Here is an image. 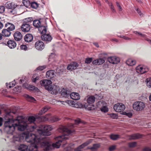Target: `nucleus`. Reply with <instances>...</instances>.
Returning <instances> with one entry per match:
<instances>
[{
  "mask_svg": "<svg viewBox=\"0 0 151 151\" xmlns=\"http://www.w3.org/2000/svg\"><path fill=\"white\" fill-rule=\"evenodd\" d=\"M15 40L17 41H20L22 38V35L20 32L17 31L15 32L13 35Z\"/></svg>",
  "mask_w": 151,
  "mask_h": 151,
  "instance_id": "7",
  "label": "nucleus"
},
{
  "mask_svg": "<svg viewBox=\"0 0 151 151\" xmlns=\"http://www.w3.org/2000/svg\"><path fill=\"white\" fill-rule=\"evenodd\" d=\"M64 68H62L61 69H60L58 68L57 70V71L58 73H60L64 71Z\"/></svg>",
  "mask_w": 151,
  "mask_h": 151,
  "instance_id": "39",
  "label": "nucleus"
},
{
  "mask_svg": "<svg viewBox=\"0 0 151 151\" xmlns=\"http://www.w3.org/2000/svg\"><path fill=\"white\" fill-rule=\"evenodd\" d=\"M136 70L138 73L142 74L147 72L149 70V69L145 66L140 65L136 67Z\"/></svg>",
  "mask_w": 151,
  "mask_h": 151,
  "instance_id": "1",
  "label": "nucleus"
},
{
  "mask_svg": "<svg viewBox=\"0 0 151 151\" xmlns=\"http://www.w3.org/2000/svg\"><path fill=\"white\" fill-rule=\"evenodd\" d=\"M28 22H27L25 23L22 24V25L21 29L22 31L24 32H28V24L27 23Z\"/></svg>",
  "mask_w": 151,
  "mask_h": 151,
  "instance_id": "18",
  "label": "nucleus"
},
{
  "mask_svg": "<svg viewBox=\"0 0 151 151\" xmlns=\"http://www.w3.org/2000/svg\"><path fill=\"white\" fill-rule=\"evenodd\" d=\"M59 93H60L61 96L63 97H68L69 96L70 94V91L68 89L63 88L60 91Z\"/></svg>",
  "mask_w": 151,
  "mask_h": 151,
  "instance_id": "5",
  "label": "nucleus"
},
{
  "mask_svg": "<svg viewBox=\"0 0 151 151\" xmlns=\"http://www.w3.org/2000/svg\"><path fill=\"white\" fill-rule=\"evenodd\" d=\"M105 1L106 2H107L108 3V2H108V0H105Z\"/></svg>",
  "mask_w": 151,
  "mask_h": 151,
  "instance_id": "58",
  "label": "nucleus"
},
{
  "mask_svg": "<svg viewBox=\"0 0 151 151\" xmlns=\"http://www.w3.org/2000/svg\"><path fill=\"white\" fill-rule=\"evenodd\" d=\"M92 61V58H87L86 59L85 63H90Z\"/></svg>",
  "mask_w": 151,
  "mask_h": 151,
  "instance_id": "32",
  "label": "nucleus"
},
{
  "mask_svg": "<svg viewBox=\"0 0 151 151\" xmlns=\"http://www.w3.org/2000/svg\"><path fill=\"white\" fill-rule=\"evenodd\" d=\"M3 26V24L0 22V29H2Z\"/></svg>",
  "mask_w": 151,
  "mask_h": 151,
  "instance_id": "51",
  "label": "nucleus"
},
{
  "mask_svg": "<svg viewBox=\"0 0 151 151\" xmlns=\"http://www.w3.org/2000/svg\"><path fill=\"white\" fill-rule=\"evenodd\" d=\"M28 34H27L24 37V40L25 42H28Z\"/></svg>",
  "mask_w": 151,
  "mask_h": 151,
  "instance_id": "44",
  "label": "nucleus"
},
{
  "mask_svg": "<svg viewBox=\"0 0 151 151\" xmlns=\"http://www.w3.org/2000/svg\"><path fill=\"white\" fill-rule=\"evenodd\" d=\"M33 24L34 27L38 28L41 25V23L40 21L39 20H35L33 21Z\"/></svg>",
  "mask_w": 151,
  "mask_h": 151,
  "instance_id": "24",
  "label": "nucleus"
},
{
  "mask_svg": "<svg viewBox=\"0 0 151 151\" xmlns=\"http://www.w3.org/2000/svg\"><path fill=\"white\" fill-rule=\"evenodd\" d=\"M98 60L99 65L103 64L105 62V60L103 58H99L98 59Z\"/></svg>",
  "mask_w": 151,
  "mask_h": 151,
  "instance_id": "33",
  "label": "nucleus"
},
{
  "mask_svg": "<svg viewBox=\"0 0 151 151\" xmlns=\"http://www.w3.org/2000/svg\"><path fill=\"white\" fill-rule=\"evenodd\" d=\"M117 104H121V103H117Z\"/></svg>",
  "mask_w": 151,
  "mask_h": 151,
  "instance_id": "62",
  "label": "nucleus"
},
{
  "mask_svg": "<svg viewBox=\"0 0 151 151\" xmlns=\"http://www.w3.org/2000/svg\"><path fill=\"white\" fill-rule=\"evenodd\" d=\"M136 10L137 12L138 13L139 15L141 17L143 16L144 14L142 13L141 11L138 8L135 9Z\"/></svg>",
  "mask_w": 151,
  "mask_h": 151,
  "instance_id": "36",
  "label": "nucleus"
},
{
  "mask_svg": "<svg viewBox=\"0 0 151 151\" xmlns=\"http://www.w3.org/2000/svg\"><path fill=\"white\" fill-rule=\"evenodd\" d=\"M78 65L76 62H73L69 65L67 67V69L68 70H72L77 69L78 67Z\"/></svg>",
  "mask_w": 151,
  "mask_h": 151,
  "instance_id": "8",
  "label": "nucleus"
},
{
  "mask_svg": "<svg viewBox=\"0 0 151 151\" xmlns=\"http://www.w3.org/2000/svg\"><path fill=\"white\" fill-rule=\"evenodd\" d=\"M29 42H31L33 39V36L31 34H29Z\"/></svg>",
  "mask_w": 151,
  "mask_h": 151,
  "instance_id": "43",
  "label": "nucleus"
},
{
  "mask_svg": "<svg viewBox=\"0 0 151 151\" xmlns=\"http://www.w3.org/2000/svg\"><path fill=\"white\" fill-rule=\"evenodd\" d=\"M94 44V45L96 46L97 47H98L99 46L98 45V44L97 43H93Z\"/></svg>",
  "mask_w": 151,
  "mask_h": 151,
  "instance_id": "52",
  "label": "nucleus"
},
{
  "mask_svg": "<svg viewBox=\"0 0 151 151\" xmlns=\"http://www.w3.org/2000/svg\"><path fill=\"white\" fill-rule=\"evenodd\" d=\"M31 19H32V18H30L29 17V20H31Z\"/></svg>",
  "mask_w": 151,
  "mask_h": 151,
  "instance_id": "60",
  "label": "nucleus"
},
{
  "mask_svg": "<svg viewBox=\"0 0 151 151\" xmlns=\"http://www.w3.org/2000/svg\"><path fill=\"white\" fill-rule=\"evenodd\" d=\"M126 63L128 65L132 66L136 64V61L131 59H129L126 61Z\"/></svg>",
  "mask_w": 151,
  "mask_h": 151,
  "instance_id": "22",
  "label": "nucleus"
},
{
  "mask_svg": "<svg viewBox=\"0 0 151 151\" xmlns=\"http://www.w3.org/2000/svg\"><path fill=\"white\" fill-rule=\"evenodd\" d=\"M116 4L117 6L119 8V11H122V8L121 6L119 5V3L118 2H116Z\"/></svg>",
  "mask_w": 151,
  "mask_h": 151,
  "instance_id": "45",
  "label": "nucleus"
},
{
  "mask_svg": "<svg viewBox=\"0 0 151 151\" xmlns=\"http://www.w3.org/2000/svg\"><path fill=\"white\" fill-rule=\"evenodd\" d=\"M69 96L72 99L74 100H78L80 98V96L78 93H72L70 94Z\"/></svg>",
  "mask_w": 151,
  "mask_h": 151,
  "instance_id": "15",
  "label": "nucleus"
},
{
  "mask_svg": "<svg viewBox=\"0 0 151 151\" xmlns=\"http://www.w3.org/2000/svg\"><path fill=\"white\" fill-rule=\"evenodd\" d=\"M24 96L27 99V100H28V95L27 94H25L24 95Z\"/></svg>",
  "mask_w": 151,
  "mask_h": 151,
  "instance_id": "48",
  "label": "nucleus"
},
{
  "mask_svg": "<svg viewBox=\"0 0 151 151\" xmlns=\"http://www.w3.org/2000/svg\"><path fill=\"white\" fill-rule=\"evenodd\" d=\"M133 32L136 35H138L139 36H140L141 37L143 38H145V39L146 38H147L146 37V35L144 34L141 33L140 32H139L137 31H134Z\"/></svg>",
  "mask_w": 151,
  "mask_h": 151,
  "instance_id": "28",
  "label": "nucleus"
},
{
  "mask_svg": "<svg viewBox=\"0 0 151 151\" xmlns=\"http://www.w3.org/2000/svg\"><path fill=\"white\" fill-rule=\"evenodd\" d=\"M46 66L45 65L40 66L37 68L35 70V73H37L39 71H42L46 68Z\"/></svg>",
  "mask_w": 151,
  "mask_h": 151,
  "instance_id": "25",
  "label": "nucleus"
},
{
  "mask_svg": "<svg viewBox=\"0 0 151 151\" xmlns=\"http://www.w3.org/2000/svg\"><path fill=\"white\" fill-rule=\"evenodd\" d=\"M55 71L53 70H50L47 71L46 73V77L48 79H51L55 76Z\"/></svg>",
  "mask_w": 151,
  "mask_h": 151,
  "instance_id": "10",
  "label": "nucleus"
},
{
  "mask_svg": "<svg viewBox=\"0 0 151 151\" xmlns=\"http://www.w3.org/2000/svg\"><path fill=\"white\" fill-rule=\"evenodd\" d=\"M29 91H30L32 92L35 93L38 92L39 90L37 87L34 86L29 85Z\"/></svg>",
  "mask_w": 151,
  "mask_h": 151,
  "instance_id": "20",
  "label": "nucleus"
},
{
  "mask_svg": "<svg viewBox=\"0 0 151 151\" xmlns=\"http://www.w3.org/2000/svg\"><path fill=\"white\" fill-rule=\"evenodd\" d=\"M55 101H56V103H62V104H63L62 103V102L63 101H58V100H55Z\"/></svg>",
  "mask_w": 151,
  "mask_h": 151,
  "instance_id": "49",
  "label": "nucleus"
},
{
  "mask_svg": "<svg viewBox=\"0 0 151 151\" xmlns=\"http://www.w3.org/2000/svg\"><path fill=\"white\" fill-rule=\"evenodd\" d=\"M4 37L0 33V43H5Z\"/></svg>",
  "mask_w": 151,
  "mask_h": 151,
  "instance_id": "31",
  "label": "nucleus"
},
{
  "mask_svg": "<svg viewBox=\"0 0 151 151\" xmlns=\"http://www.w3.org/2000/svg\"><path fill=\"white\" fill-rule=\"evenodd\" d=\"M95 95L96 96H99V95H97V94H96Z\"/></svg>",
  "mask_w": 151,
  "mask_h": 151,
  "instance_id": "61",
  "label": "nucleus"
},
{
  "mask_svg": "<svg viewBox=\"0 0 151 151\" xmlns=\"http://www.w3.org/2000/svg\"><path fill=\"white\" fill-rule=\"evenodd\" d=\"M42 40L46 41H50L52 38L50 35L48 34H44L41 37Z\"/></svg>",
  "mask_w": 151,
  "mask_h": 151,
  "instance_id": "13",
  "label": "nucleus"
},
{
  "mask_svg": "<svg viewBox=\"0 0 151 151\" xmlns=\"http://www.w3.org/2000/svg\"><path fill=\"white\" fill-rule=\"evenodd\" d=\"M120 37L122 38L125 40H130L131 39V38H129V37H127L126 36H120Z\"/></svg>",
  "mask_w": 151,
  "mask_h": 151,
  "instance_id": "42",
  "label": "nucleus"
},
{
  "mask_svg": "<svg viewBox=\"0 0 151 151\" xmlns=\"http://www.w3.org/2000/svg\"><path fill=\"white\" fill-rule=\"evenodd\" d=\"M5 26V27L10 32L13 31L15 28V25L9 22L6 23Z\"/></svg>",
  "mask_w": 151,
  "mask_h": 151,
  "instance_id": "11",
  "label": "nucleus"
},
{
  "mask_svg": "<svg viewBox=\"0 0 151 151\" xmlns=\"http://www.w3.org/2000/svg\"><path fill=\"white\" fill-rule=\"evenodd\" d=\"M95 100V97L93 96H89L87 99V101L88 104H93Z\"/></svg>",
  "mask_w": 151,
  "mask_h": 151,
  "instance_id": "19",
  "label": "nucleus"
},
{
  "mask_svg": "<svg viewBox=\"0 0 151 151\" xmlns=\"http://www.w3.org/2000/svg\"><path fill=\"white\" fill-rule=\"evenodd\" d=\"M42 78V76L40 73L38 74L35 73L31 78V80L32 82L35 83L37 81L40 80Z\"/></svg>",
  "mask_w": 151,
  "mask_h": 151,
  "instance_id": "9",
  "label": "nucleus"
},
{
  "mask_svg": "<svg viewBox=\"0 0 151 151\" xmlns=\"http://www.w3.org/2000/svg\"><path fill=\"white\" fill-rule=\"evenodd\" d=\"M146 82L147 86L149 88L151 87V78H148L145 81Z\"/></svg>",
  "mask_w": 151,
  "mask_h": 151,
  "instance_id": "27",
  "label": "nucleus"
},
{
  "mask_svg": "<svg viewBox=\"0 0 151 151\" xmlns=\"http://www.w3.org/2000/svg\"><path fill=\"white\" fill-rule=\"evenodd\" d=\"M16 84L15 82L14 81H13L12 82H10L9 84V85H8L7 83H6V85L9 88H11L12 87H13Z\"/></svg>",
  "mask_w": 151,
  "mask_h": 151,
  "instance_id": "30",
  "label": "nucleus"
},
{
  "mask_svg": "<svg viewBox=\"0 0 151 151\" xmlns=\"http://www.w3.org/2000/svg\"><path fill=\"white\" fill-rule=\"evenodd\" d=\"M38 30L41 34H45L47 30L45 27L40 26L38 27Z\"/></svg>",
  "mask_w": 151,
  "mask_h": 151,
  "instance_id": "21",
  "label": "nucleus"
},
{
  "mask_svg": "<svg viewBox=\"0 0 151 151\" xmlns=\"http://www.w3.org/2000/svg\"><path fill=\"white\" fill-rule=\"evenodd\" d=\"M19 82L20 83H23V86L24 88L28 89V84L27 83V80L26 81L25 78L20 79Z\"/></svg>",
  "mask_w": 151,
  "mask_h": 151,
  "instance_id": "16",
  "label": "nucleus"
},
{
  "mask_svg": "<svg viewBox=\"0 0 151 151\" xmlns=\"http://www.w3.org/2000/svg\"><path fill=\"white\" fill-rule=\"evenodd\" d=\"M92 64L93 65H99L98 59L94 60L92 62Z\"/></svg>",
  "mask_w": 151,
  "mask_h": 151,
  "instance_id": "41",
  "label": "nucleus"
},
{
  "mask_svg": "<svg viewBox=\"0 0 151 151\" xmlns=\"http://www.w3.org/2000/svg\"><path fill=\"white\" fill-rule=\"evenodd\" d=\"M20 48L22 50L26 51L27 50L28 48L26 45H22L20 46Z\"/></svg>",
  "mask_w": 151,
  "mask_h": 151,
  "instance_id": "34",
  "label": "nucleus"
},
{
  "mask_svg": "<svg viewBox=\"0 0 151 151\" xmlns=\"http://www.w3.org/2000/svg\"><path fill=\"white\" fill-rule=\"evenodd\" d=\"M55 56V54L53 53H51V55L50 56V58H51L52 57H54Z\"/></svg>",
  "mask_w": 151,
  "mask_h": 151,
  "instance_id": "50",
  "label": "nucleus"
},
{
  "mask_svg": "<svg viewBox=\"0 0 151 151\" xmlns=\"http://www.w3.org/2000/svg\"><path fill=\"white\" fill-rule=\"evenodd\" d=\"M5 6L8 9H14L17 6L12 2L8 1L6 3Z\"/></svg>",
  "mask_w": 151,
  "mask_h": 151,
  "instance_id": "14",
  "label": "nucleus"
},
{
  "mask_svg": "<svg viewBox=\"0 0 151 151\" xmlns=\"http://www.w3.org/2000/svg\"><path fill=\"white\" fill-rule=\"evenodd\" d=\"M5 11V7L3 6H0V13H3Z\"/></svg>",
  "mask_w": 151,
  "mask_h": 151,
  "instance_id": "38",
  "label": "nucleus"
},
{
  "mask_svg": "<svg viewBox=\"0 0 151 151\" xmlns=\"http://www.w3.org/2000/svg\"><path fill=\"white\" fill-rule=\"evenodd\" d=\"M112 40L113 41H115L116 42H118L117 40L116 39H113Z\"/></svg>",
  "mask_w": 151,
  "mask_h": 151,
  "instance_id": "55",
  "label": "nucleus"
},
{
  "mask_svg": "<svg viewBox=\"0 0 151 151\" xmlns=\"http://www.w3.org/2000/svg\"><path fill=\"white\" fill-rule=\"evenodd\" d=\"M40 83L42 86L44 87L46 89L48 90L52 82L49 80L46 79L41 81Z\"/></svg>",
  "mask_w": 151,
  "mask_h": 151,
  "instance_id": "3",
  "label": "nucleus"
},
{
  "mask_svg": "<svg viewBox=\"0 0 151 151\" xmlns=\"http://www.w3.org/2000/svg\"><path fill=\"white\" fill-rule=\"evenodd\" d=\"M11 32L6 28L2 30L1 32L3 37H8L11 34Z\"/></svg>",
  "mask_w": 151,
  "mask_h": 151,
  "instance_id": "17",
  "label": "nucleus"
},
{
  "mask_svg": "<svg viewBox=\"0 0 151 151\" xmlns=\"http://www.w3.org/2000/svg\"><path fill=\"white\" fill-rule=\"evenodd\" d=\"M149 99L150 101H151V94L149 96Z\"/></svg>",
  "mask_w": 151,
  "mask_h": 151,
  "instance_id": "56",
  "label": "nucleus"
},
{
  "mask_svg": "<svg viewBox=\"0 0 151 151\" xmlns=\"http://www.w3.org/2000/svg\"><path fill=\"white\" fill-rule=\"evenodd\" d=\"M108 4L111 9L114 8L112 3L111 2H108Z\"/></svg>",
  "mask_w": 151,
  "mask_h": 151,
  "instance_id": "46",
  "label": "nucleus"
},
{
  "mask_svg": "<svg viewBox=\"0 0 151 151\" xmlns=\"http://www.w3.org/2000/svg\"><path fill=\"white\" fill-rule=\"evenodd\" d=\"M112 11L113 12H116L114 8L111 9Z\"/></svg>",
  "mask_w": 151,
  "mask_h": 151,
  "instance_id": "54",
  "label": "nucleus"
},
{
  "mask_svg": "<svg viewBox=\"0 0 151 151\" xmlns=\"http://www.w3.org/2000/svg\"><path fill=\"white\" fill-rule=\"evenodd\" d=\"M66 103L68 104H77V103H75V102H74V101H72L71 100H67Z\"/></svg>",
  "mask_w": 151,
  "mask_h": 151,
  "instance_id": "40",
  "label": "nucleus"
},
{
  "mask_svg": "<svg viewBox=\"0 0 151 151\" xmlns=\"http://www.w3.org/2000/svg\"><path fill=\"white\" fill-rule=\"evenodd\" d=\"M99 103H101V104H107L105 102V101L103 100H101L99 102Z\"/></svg>",
  "mask_w": 151,
  "mask_h": 151,
  "instance_id": "47",
  "label": "nucleus"
},
{
  "mask_svg": "<svg viewBox=\"0 0 151 151\" xmlns=\"http://www.w3.org/2000/svg\"><path fill=\"white\" fill-rule=\"evenodd\" d=\"M35 46L37 50H42L44 48V43L41 41H38L35 43Z\"/></svg>",
  "mask_w": 151,
  "mask_h": 151,
  "instance_id": "6",
  "label": "nucleus"
},
{
  "mask_svg": "<svg viewBox=\"0 0 151 151\" xmlns=\"http://www.w3.org/2000/svg\"><path fill=\"white\" fill-rule=\"evenodd\" d=\"M21 87L20 86H17L14 87L13 89V93H18L21 92Z\"/></svg>",
  "mask_w": 151,
  "mask_h": 151,
  "instance_id": "23",
  "label": "nucleus"
},
{
  "mask_svg": "<svg viewBox=\"0 0 151 151\" xmlns=\"http://www.w3.org/2000/svg\"><path fill=\"white\" fill-rule=\"evenodd\" d=\"M60 90L59 86L56 84H54L51 85L48 91L52 94H56L59 93Z\"/></svg>",
  "mask_w": 151,
  "mask_h": 151,
  "instance_id": "2",
  "label": "nucleus"
},
{
  "mask_svg": "<svg viewBox=\"0 0 151 151\" xmlns=\"http://www.w3.org/2000/svg\"><path fill=\"white\" fill-rule=\"evenodd\" d=\"M108 60L110 63L116 64L119 62L120 59L116 56H111L108 58Z\"/></svg>",
  "mask_w": 151,
  "mask_h": 151,
  "instance_id": "4",
  "label": "nucleus"
},
{
  "mask_svg": "<svg viewBox=\"0 0 151 151\" xmlns=\"http://www.w3.org/2000/svg\"><path fill=\"white\" fill-rule=\"evenodd\" d=\"M138 2H141L140 0H136Z\"/></svg>",
  "mask_w": 151,
  "mask_h": 151,
  "instance_id": "57",
  "label": "nucleus"
},
{
  "mask_svg": "<svg viewBox=\"0 0 151 151\" xmlns=\"http://www.w3.org/2000/svg\"><path fill=\"white\" fill-rule=\"evenodd\" d=\"M31 6L32 8L36 9L38 7V4L37 3L33 2L31 3Z\"/></svg>",
  "mask_w": 151,
  "mask_h": 151,
  "instance_id": "29",
  "label": "nucleus"
},
{
  "mask_svg": "<svg viewBox=\"0 0 151 151\" xmlns=\"http://www.w3.org/2000/svg\"><path fill=\"white\" fill-rule=\"evenodd\" d=\"M28 0H23V4L24 6L26 7H28Z\"/></svg>",
  "mask_w": 151,
  "mask_h": 151,
  "instance_id": "35",
  "label": "nucleus"
},
{
  "mask_svg": "<svg viewBox=\"0 0 151 151\" xmlns=\"http://www.w3.org/2000/svg\"><path fill=\"white\" fill-rule=\"evenodd\" d=\"M35 100L33 97L29 96V102L30 101L35 103Z\"/></svg>",
  "mask_w": 151,
  "mask_h": 151,
  "instance_id": "37",
  "label": "nucleus"
},
{
  "mask_svg": "<svg viewBox=\"0 0 151 151\" xmlns=\"http://www.w3.org/2000/svg\"><path fill=\"white\" fill-rule=\"evenodd\" d=\"M96 2H97V3L99 4L100 6H101V3L100 2V1H99V0H96Z\"/></svg>",
  "mask_w": 151,
  "mask_h": 151,
  "instance_id": "53",
  "label": "nucleus"
},
{
  "mask_svg": "<svg viewBox=\"0 0 151 151\" xmlns=\"http://www.w3.org/2000/svg\"><path fill=\"white\" fill-rule=\"evenodd\" d=\"M140 103H141V104H144V103L141 102H140L139 104H140Z\"/></svg>",
  "mask_w": 151,
  "mask_h": 151,
  "instance_id": "59",
  "label": "nucleus"
},
{
  "mask_svg": "<svg viewBox=\"0 0 151 151\" xmlns=\"http://www.w3.org/2000/svg\"><path fill=\"white\" fill-rule=\"evenodd\" d=\"M1 93L4 96L9 98H12L11 96L9 95V93H8L6 89L3 90L1 91Z\"/></svg>",
  "mask_w": 151,
  "mask_h": 151,
  "instance_id": "26",
  "label": "nucleus"
},
{
  "mask_svg": "<svg viewBox=\"0 0 151 151\" xmlns=\"http://www.w3.org/2000/svg\"><path fill=\"white\" fill-rule=\"evenodd\" d=\"M7 46L11 49L15 48L17 45L16 42L13 40H9L7 42Z\"/></svg>",
  "mask_w": 151,
  "mask_h": 151,
  "instance_id": "12",
  "label": "nucleus"
}]
</instances>
